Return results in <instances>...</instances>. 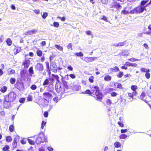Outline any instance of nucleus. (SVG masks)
Returning a JSON list of instances; mask_svg holds the SVG:
<instances>
[{
    "instance_id": "nucleus-1",
    "label": "nucleus",
    "mask_w": 151,
    "mask_h": 151,
    "mask_svg": "<svg viewBox=\"0 0 151 151\" xmlns=\"http://www.w3.org/2000/svg\"><path fill=\"white\" fill-rule=\"evenodd\" d=\"M91 91L93 92V94L95 93V96H93L95 99L100 101H101L103 97L102 93L100 92L99 88L98 86H96L92 87Z\"/></svg>"
},
{
    "instance_id": "nucleus-2",
    "label": "nucleus",
    "mask_w": 151,
    "mask_h": 151,
    "mask_svg": "<svg viewBox=\"0 0 151 151\" xmlns=\"http://www.w3.org/2000/svg\"><path fill=\"white\" fill-rule=\"evenodd\" d=\"M63 89L60 84L56 83L55 86V89L58 93H65L68 92L69 88V86L68 83L65 81H63Z\"/></svg>"
},
{
    "instance_id": "nucleus-3",
    "label": "nucleus",
    "mask_w": 151,
    "mask_h": 151,
    "mask_svg": "<svg viewBox=\"0 0 151 151\" xmlns=\"http://www.w3.org/2000/svg\"><path fill=\"white\" fill-rule=\"evenodd\" d=\"M147 6H142L139 5L135 7L132 10L130 11V14H139L143 12L144 10H146L145 7Z\"/></svg>"
},
{
    "instance_id": "nucleus-4",
    "label": "nucleus",
    "mask_w": 151,
    "mask_h": 151,
    "mask_svg": "<svg viewBox=\"0 0 151 151\" xmlns=\"http://www.w3.org/2000/svg\"><path fill=\"white\" fill-rule=\"evenodd\" d=\"M16 97V94L15 92L12 91L5 96L4 99L7 101L12 102L15 99Z\"/></svg>"
},
{
    "instance_id": "nucleus-5",
    "label": "nucleus",
    "mask_w": 151,
    "mask_h": 151,
    "mask_svg": "<svg viewBox=\"0 0 151 151\" xmlns=\"http://www.w3.org/2000/svg\"><path fill=\"white\" fill-rule=\"evenodd\" d=\"M14 87L20 91L24 88V83L21 79H17V80L16 82L14 85Z\"/></svg>"
},
{
    "instance_id": "nucleus-6",
    "label": "nucleus",
    "mask_w": 151,
    "mask_h": 151,
    "mask_svg": "<svg viewBox=\"0 0 151 151\" xmlns=\"http://www.w3.org/2000/svg\"><path fill=\"white\" fill-rule=\"evenodd\" d=\"M45 135L43 133L40 134L36 139L35 142L37 144H39L46 141Z\"/></svg>"
},
{
    "instance_id": "nucleus-7",
    "label": "nucleus",
    "mask_w": 151,
    "mask_h": 151,
    "mask_svg": "<svg viewBox=\"0 0 151 151\" xmlns=\"http://www.w3.org/2000/svg\"><path fill=\"white\" fill-rule=\"evenodd\" d=\"M110 7L111 8H115L117 9L122 8L120 4L117 2L116 0H113V2L110 4Z\"/></svg>"
},
{
    "instance_id": "nucleus-8",
    "label": "nucleus",
    "mask_w": 151,
    "mask_h": 151,
    "mask_svg": "<svg viewBox=\"0 0 151 151\" xmlns=\"http://www.w3.org/2000/svg\"><path fill=\"white\" fill-rule=\"evenodd\" d=\"M35 69L36 71H42L43 70V66L42 64L40 63H38L35 66Z\"/></svg>"
},
{
    "instance_id": "nucleus-9",
    "label": "nucleus",
    "mask_w": 151,
    "mask_h": 151,
    "mask_svg": "<svg viewBox=\"0 0 151 151\" xmlns=\"http://www.w3.org/2000/svg\"><path fill=\"white\" fill-rule=\"evenodd\" d=\"M71 89L74 91H78L81 88V86L78 84L73 83L71 86Z\"/></svg>"
},
{
    "instance_id": "nucleus-10",
    "label": "nucleus",
    "mask_w": 151,
    "mask_h": 151,
    "mask_svg": "<svg viewBox=\"0 0 151 151\" xmlns=\"http://www.w3.org/2000/svg\"><path fill=\"white\" fill-rule=\"evenodd\" d=\"M19 136H17L14 138L12 143V148L14 149L16 148L17 146V142L19 141Z\"/></svg>"
},
{
    "instance_id": "nucleus-11",
    "label": "nucleus",
    "mask_w": 151,
    "mask_h": 151,
    "mask_svg": "<svg viewBox=\"0 0 151 151\" xmlns=\"http://www.w3.org/2000/svg\"><path fill=\"white\" fill-rule=\"evenodd\" d=\"M95 59H97V58L94 57H86L84 58V60L86 62L88 63L93 61Z\"/></svg>"
},
{
    "instance_id": "nucleus-12",
    "label": "nucleus",
    "mask_w": 151,
    "mask_h": 151,
    "mask_svg": "<svg viewBox=\"0 0 151 151\" xmlns=\"http://www.w3.org/2000/svg\"><path fill=\"white\" fill-rule=\"evenodd\" d=\"M30 61L29 60H25L22 63V65H24L25 68L27 69L29 66L30 64Z\"/></svg>"
},
{
    "instance_id": "nucleus-13",
    "label": "nucleus",
    "mask_w": 151,
    "mask_h": 151,
    "mask_svg": "<svg viewBox=\"0 0 151 151\" xmlns=\"http://www.w3.org/2000/svg\"><path fill=\"white\" fill-rule=\"evenodd\" d=\"M10 101L5 99L3 101V105L4 108H8L10 106Z\"/></svg>"
},
{
    "instance_id": "nucleus-14",
    "label": "nucleus",
    "mask_w": 151,
    "mask_h": 151,
    "mask_svg": "<svg viewBox=\"0 0 151 151\" xmlns=\"http://www.w3.org/2000/svg\"><path fill=\"white\" fill-rule=\"evenodd\" d=\"M114 88L116 89H122V85L120 83L118 82H115L114 84Z\"/></svg>"
},
{
    "instance_id": "nucleus-15",
    "label": "nucleus",
    "mask_w": 151,
    "mask_h": 151,
    "mask_svg": "<svg viewBox=\"0 0 151 151\" xmlns=\"http://www.w3.org/2000/svg\"><path fill=\"white\" fill-rule=\"evenodd\" d=\"M37 32L36 29H34L31 30H28L24 33V34L26 35H32L35 34Z\"/></svg>"
},
{
    "instance_id": "nucleus-16",
    "label": "nucleus",
    "mask_w": 151,
    "mask_h": 151,
    "mask_svg": "<svg viewBox=\"0 0 151 151\" xmlns=\"http://www.w3.org/2000/svg\"><path fill=\"white\" fill-rule=\"evenodd\" d=\"M43 96L45 100L49 99L52 97V94L49 92H45L43 93Z\"/></svg>"
},
{
    "instance_id": "nucleus-17",
    "label": "nucleus",
    "mask_w": 151,
    "mask_h": 151,
    "mask_svg": "<svg viewBox=\"0 0 151 151\" xmlns=\"http://www.w3.org/2000/svg\"><path fill=\"white\" fill-rule=\"evenodd\" d=\"M14 46L15 47L14 49V54L16 55L21 51V49L20 47H16L15 45Z\"/></svg>"
},
{
    "instance_id": "nucleus-18",
    "label": "nucleus",
    "mask_w": 151,
    "mask_h": 151,
    "mask_svg": "<svg viewBox=\"0 0 151 151\" xmlns=\"http://www.w3.org/2000/svg\"><path fill=\"white\" fill-rule=\"evenodd\" d=\"M130 88L133 91V92H135V93L137 94L138 92L136 91L138 88V87L137 86L132 85L131 86Z\"/></svg>"
},
{
    "instance_id": "nucleus-19",
    "label": "nucleus",
    "mask_w": 151,
    "mask_h": 151,
    "mask_svg": "<svg viewBox=\"0 0 151 151\" xmlns=\"http://www.w3.org/2000/svg\"><path fill=\"white\" fill-rule=\"evenodd\" d=\"M111 79V77L109 75H106L104 77V80L107 82H109L110 81Z\"/></svg>"
},
{
    "instance_id": "nucleus-20",
    "label": "nucleus",
    "mask_w": 151,
    "mask_h": 151,
    "mask_svg": "<svg viewBox=\"0 0 151 151\" xmlns=\"http://www.w3.org/2000/svg\"><path fill=\"white\" fill-rule=\"evenodd\" d=\"M83 94H87L91 96H92L93 94V92L91 91L90 90L87 89L84 92H82Z\"/></svg>"
},
{
    "instance_id": "nucleus-21",
    "label": "nucleus",
    "mask_w": 151,
    "mask_h": 151,
    "mask_svg": "<svg viewBox=\"0 0 151 151\" xmlns=\"http://www.w3.org/2000/svg\"><path fill=\"white\" fill-rule=\"evenodd\" d=\"M27 73V71L24 70H21L20 72V75L21 77L22 78L24 77L25 76V74Z\"/></svg>"
},
{
    "instance_id": "nucleus-22",
    "label": "nucleus",
    "mask_w": 151,
    "mask_h": 151,
    "mask_svg": "<svg viewBox=\"0 0 151 151\" xmlns=\"http://www.w3.org/2000/svg\"><path fill=\"white\" fill-rule=\"evenodd\" d=\"M7 90V88L6 86L2 87L0 89V91L2 93H4L6 92Z\"/></svg>"
},
{
    "instance_id": "nucleus-23",
    "label": "nucleus",
    "mask_w": 151,
    "mask_h": 151,
    "mask_svg": "<svg viewBox=\"0 0 151 151\" xmlns=\"http://www.w3.org/2000/svg\"><path fill=\"white\" fill-rule=\"evenodd\" d=\"M135 92H132V93H128V96L130 98H133L134 96H136L137 95Z\"/></svg>"
},
{
    "instance_id": "nucleus-24",
    "label": "nucleus",
    "mask_w": 151,
    "mask_h": 151,
    "mask_svg": "<svg viewBox=\"0 0 151 151\" xmlns=\"http://www.w3.org/2000/svg\"><path fill=\"white\" fill-rule=\"evenodd\" d=\"M111 71L112 72H116L119 71V69L117 66H115L110 69Z\"/></svg>"
},
{
    "instance_id": "nucleus-25",
    "label": "nucleus",
    "mask_w": 151,
    "mask_h": 151,
    "mask_svg": "<svg viewBox=\"0 0 151 151\" xmlns=\"http://www.w3.org/2000/svg\"><path fill=\"white\" fill-rule=\"evenodd\" d=\"M36 54L37 56L40 57H41L42 55V52L41 50H39V49H38L37 50Z\"/></svg>"
},
{
    "instance_id": "nucleus-26",
    "label": "nucleus",
    "mask_w": 151,
    "mask_h": 151,
    "mask_svg": "<svg viewBox=\"0 0 151 151\" xmlns=\"http://www.w3.org/2000/svg\"><path fill=\"white\" fill-rule=\"evenodd\" d=\"M150 70L149 69H148V71L145 74V77L147 79H149L150 78V74L149 73Z\"/></svg>"
},
{
    "instance_id": "nucleus-27",
    "label": "nucleus",
    "mask_w": 151,
    "mask_h": 151,
    "mask_svg": "<svg viewBox=\"0 0 151 151\" xmlns=\"http://www.w3.org/2000/svg\"><path fill=\"white\" fill-rule=\"evenodd\" d=\"M151 99V98L148 96L146 100H144L146 103H147L151 107V104H150L149 103L151 101L149 100V99Z\"/></svg>"
},
{
    "instance_id": "nucleus-28",
    "label": "nucleus",
    "mask_w": 151,
    "mask_h": 151,
    "mask_svg": "<svg viewBox=\"0 0 151 151\" xmlns=\"http://www.w3.org/2000/svg\"><path fill=\"white\" fill-rule=\"evenodd\" d=\"M148 29L149 30V31L145 32V34L150 35L151 34V24H150L148 27Z\"/></svg>"
},
{
    "instance_id": "nucleus-29",
    "label": "nucleus",
    "mask_w": 151,
    "mask_h": 151,
    "mask_svg": "<svg viewBox=\"0 0 151 151\" xmlns=\"http://www.w3.org/2000/svg\"><path fill=\"white\" fill-rule=\"evenodd\" d=\"M9 131L11 132H13L15 130L14 126V124H12L10 125L9 126Z\"/></svg>"
},
{
    "instance_id": "nucleus-30",
    "label": "nucleus",
    "mask_w": 151,
    "mask_h": 151,
    "mask_svg": "<svg viewBox=\"0 0 151 151\" xmlns=\"http://www.w3.org/2000/svg\"><path fill=\"white\" fill-rule=\"evenodd\" d=\"M0 115L2 116H5V113L4 111L3 108L0 107Z\"/></svg>"
},
{
    "instance_id": "nucleus-31",
    "label": "nucleus",
    "mask_w": 151,
    "mask_h": 151,
    "mask_svg": "<svg viewBox=\"0 0 151 151\" xmlns=\"http://www.w3.org/2000/svg\"><path fill=\"white\" fill-rule=\"evenodd\" d=\"M28 71L29 74L32 76V75L34 74V71L32 66H31L28 69Z\"/></svg>"
},
{
    "instance_id": "nucleus-32",
    "label": "nucleus",
    "mask_w": 151,
    "mask_h": 151,
    "mask_svg": "<svg viewBox=\"0 0 151 151\" xmlns=\"http://www.w3.org/2000/svg\"><path fill=\"white\" fill-rule=\"evenodd\" d=\"M55 46L56 48L60 51H62L63 50V47L60 46L59 45H55Z\"/></svg>"
},
{
    "instance_id": "nucleus-33",
    "label": "nucleus",
    "mask_w": 151,
    "mask_h": 151,
    "mask_svg": "<svg viewBox=\"0 0 151 151\" xmlns=\"http://www.w3.org/2000/svg\"><path fill=\"white\" fill-rule=\"evenodd\" d=\"M7 44L9 46H11L12 44V40L9 38L7 39L6 41Z\"/></svg>"
},
{
    "instance_id": "nucleus-34",
    "label": "nucleus",
    "mask_w": 151,
    "mask_h": 151,
    "mask_svg": "<svg viewBox=\"0 0 151 151\" xmlns=\"http://www.w3.org/2000/svg\"><path fill=\"white\" fill-rule=\"evenodd\" d=\"M114 146L116 148H119L121 146V143L119 142H116L114 143Z\"/></svg>"
},
{
    "instance_id": "nucleus-35",
    "label": "nucleus",
    "mask_w": 151,
    "mask_h": 151,
    "mask_svg": "<svg viewBox=\"0 0 151 151\" xmlns=\"http://www.w3.org/2000/svg\"><path fill=\"white\" fill-rule=\"evenodd\" d=\"M75 55L78 57H81L83 56V54L81 52H77L75 53Z\"/></svg>"
},
{
    "instance_id": "nucleus-36",
    "label": "nucleus",
    "mask_w": 151,
    "mask_h": 151,
    "mask_svg": "<svg viewBox=\"0 0 151 151\" xmlns=\"http://www.w3.org/2000/svg\"><path fill=\"white\" fill-rule=\"evenodd\" d=\"M10 83L12 84H14L16 82V79L14 78H11L9 79Z\"/></svg>"
},
{
    "instance_id": "nucleus-37",
    "label": "nucleus",
    "mask_w": 151,
    "mask_h": 151,
    "mask_svg": "<svg viewBox=\"0 0 151 151\" xmlns=\"http://www.w3.org/2000/svg\"><path fill=\"white\" fill-rule=\"evenodd\" d=\"M128 137V135L125 134H122L120 135L119 136V138L120 139H125Z\"/></svg>"
},
{
    "instance_id": "nucleus-38",
    "label": "nucleus",
    "mask_w": 151,
    "mask_h": 151,
    "mask_svg": "<svg viewBox=\"0 0 151 151\" xmlns=\"http://www.w3.org/2000/svg\"><path fill=\"white\" fill-rule=\"evenodd\" d=\"M52 76L56 80L57 82H58L59 83L60 82L59 80V77L58 75H55L54 74H52Z\"/></svg>"
},
{
    "instance_id": "nucleus-39",
    "label": "nucleus",
    "mask_w": 151,
    "mask_h": 151,
    "mask_svg": "<svg viewBox=\"0 0 151 151\" xmlns=\"http://www.w3.org/2000/svg\"><path fill=\"white\" fill-rule=\"evenodd\" d=\"M94 77L93 76H92L89 78L88 81L90 83H92L94 82Z\"/></svg>"
},
{
    "instance_id": "nucleus-40",
    "label": "nucleus",
    "mask_w": 151,
    "mask_h": 151,
    "mask_svg": "<svg viewBox=\"0 0 151 151\" xmlns=\"http://www.w3.org/2000/svg\"><path fill=\"white\" fill-rule=\"evenodd\" d=\"M124 73L122 71H120L117 74V76L119 78H121L123 76Z\"/></svg>"
},
{
    "instance_id": "nucleus-41",
    "label": "nucleus",
    "mask_w": 151,
    "mask_h": 151,
    "mask_svg": "<svg viewBox=\"0 0 151 151\" xmlns=\"http://www.w3.org/2000/svg\"><path fill=\"white\" fill-rule=\"evenodd\" d=\"M6 140L7 142H10L12 141V139L10 136H8L6 137Z\"/></svg>"
},
{
    "instance_id": "nucleus-42",
    "label": "nucleus",
    "mask_w": 151,
    "mask_h": 151,
    "mask_svg": "<svg viewBox=\"0 0 151 151\" xmlns=\"http://www.w3.org/2000/svg\"><path fill=\"white\" fill-rule=\"evenodd\" d=\"M126 41H124L123 42H120L118 43L116 46H124L126 44Z\"/></svg>"
},
{
    "instance_id": "nucleus-43",
    "label": "nucleus",
    "mask_w": 151,
    "mask_h": 151,
    "mask_svg": "<svg viewBox=\"0 0 151 151\" xmlns=\"http://www.w3.org/2000/svg\"><path fill=\"white\" fill-rule=\"evenodd\" d=\"M49 83V80L47 79H45L42 85L43 86H45L47 85Z\"/></svg>"
},
{
    "instance_id": "nucleus-44",
    "label": "nucleus",
    "mask_w": 151,
    "mask_h": 151,
    "mask_svg": "<svg viewBox=\"0 0 151 151\" xmlns=\"http://www.w3.org/2000/svg\"><path fill=\"white\" fill-rule=\"evenodd\" d=\"M9 146L8 145H6L4 147H3L2 148V150L4 151H6L9 150Z\"/></svg>"
},
{
    "instance_id": "nucleus-45",
    "label": "nucleus",
    "mask_w": 151,
    "mask_h": 151,
    "mask_svg": "<svg viewBox=\"0 0 151 151\" xmlns=\"http://www.w3.org/2000/svg\"><path fill=\"white\" fill-rule=\"evenodd\" d=\"M145 96V93L144 92H142L140 96V99L142 100H144V98Z\"/></svg>"
},
{
    "instance_id": "nucleus-46",
    "label": "nucleus",
    "mask_w": 151,
    "mask_h": 151,
    "mask_svg": "<svg viewBox=\"0 0 151 151\" xmlns=\"http://www.w3.org/2000/svg\"><path fill=\"white\" fill-rule=\"evenodd\" d=\"M46 122L44 121H42L41 125V128L43 129L44 127L46 125Z\"/></svg>"
},
{
    "instance_id": "nucleus-47",
    "label": "nucleus",
    "mask_w": 151,
    "mask_h": 151,
    "mask_svg": "<svg viewBox=\"0 0 151 151\" xmlns=\"http://www.w3.org/2000/svg\"><path fill=\"white\" fill-rule=\"evenodd\" d=\"M128 60L132 62H135V61H138L140 60H139V59H136V58H132L129 59H128Z\"/></svg>"
},
{
    "instance_id": "nucleus-48",
    "label": "nucleus",
    "mask_w": 151,
    "mask_h": 151,
    "mask_svg": "<svg viewBox=\"0 0 151 151\" xmlns=\"http://www.w3.org/2000/svg\"><path fill=\"white\" fill-rule=\"evenodd\" d=\"M121 13H123L124 14H129L130 13V12H129L128 11H127L125 10H123L121 12Z\"/></svg>"
},
{
    "instance_id": "nucleus-49",
    "label": "nucleus",
    "mask_w": 151,
    "mask_h": 151,
    "mask_svg": "<svg viewBox=\"0 0 151 151\" xmlns=\"http://www.w3.org/2000/svg\"><path fill=\"white\" fill-rule=\"evenodd\" d=\"M30 88L32 90H35L37 89V86L35 84H33L31 86Z\"/></svg>"
},
{
    "instance_id": "nucleus-50",
    "label": "nucleus",
    "mask_w": 151,
    "mask_h": 151,
    "mask_svg": "<svg viewBox=\"0 0 151 151\" xmlns=\"http://www.w3.org/2000/svg\"><path fill=\"white\" fill-rule=\"evenodd\" d=\"M15 70L13 69H11L10 71L8 72V74L9 75H12L14 74L15 73Z\"/></svg>"
},
{
    "instance_id": "nucleus-51",
    "label": "nucleus",
    "mask_w": 151,
    "mask_h": 151,
    "mask_svg": "<svg viewBox=\"0 0 151 151\" xmlns=\"http://www.w3.org/2000/svg\"><path fill=\"white\" fill-rule=\"evenodd\" d=\"M106 104L108 105H111V104L112 103L111 101L109 99H108L106 101Z\"/></svg>"
},
{
    "instance_id": "nucleus-52",
    "label": "nucleus",
    "mask_w": 151,
    "mask_h": 151,
    "mask_svg": "<svg viewBox=\"0 0 151 151\" xmlns=\"http://www.w3.org/2000/svg\"><path fill=\"white\" fill-rule=\"evenodd\" d=\"M27 100L28 101H31L32 100V95H29L27 97Z\"/></svg>"
},
{
    "instance_id": "nucleus-53",
    "label": "nucleus",
    "mask_w": 151,
    "mask_h": 151,
    "mask_svg": "<svg viewBox=\"0 0 151 151\" xmlns=\"http://www.w3.org/2000/svg\"><path fill=\"white\" fill-rule=\"evenodd\" d=\"M27 140L29 142V143L31 145H34L35 144V142L30 139H28Z\"/></svg>"
},
{
    "instance_id": "nucleus-54",
    "label": "nucleus",
    "mask_w": 151,
    "mask_h": 151,
    "mask_svg": "<svg viewBox=\"0 0 151 151\" xmlns=\"http://www.w3.org/2000/svg\"><path fill=\"white\" fill-rule=\"evenodd\" d=\"M59 26V24L58 22H55L53 23V26L55 27H58Z\"/></svg>"
},
{
    "instance_id": "nucleus-55",
    "label": "nucleus",
    "mask_w": 151,
    "mask_h": 151,
    "mask_svg": "<svg viewBox=\"0 0 151 151\" xmlns=\"http://www.w3.org/2000/svg\"><path fill=\"white\" fill-rule=\"evenodd\" d=\"M140 70L142 72L146 73L148 71V69H147L144 68H142L140 69Z\"/></svg>"
},
{
    "instance_id": "nucleus-56",
    "label": "nucleus",
    "mask_w": 151,
    "mask_h": 151,
    "mask_svg": "<svg viewBox=\"0 0 151 151\" xmlns=\"http://www.w3.org/2000/svg\"><path fill=\"white\" fill-rule=\"evenodd\" d=\"M53 100L55 102V103H57L58 102V101L59 100V99L58 97V96H56L54 97L53 99Z\"/></svg>"
},
{
    "instance_id": "nucleus-57",
    "label": "nucleus",
    "mask_w": 151,
    "mask_h": 151,
    "mask_svg": "<svg viewBox=\"0 0 151 151\" xmlns=\"http://www.w3.org/2000/svg\"><path fill=\"white\" fill-rule=\"evenodd\" d=\"M25 99L24 98H22L19 100V102L21 103H24Z\"/></svg>"
},
{
    "instance_id": "nucleus-58",
    "label": "nucleus",
    "mask_w": 151,
    "mask_h": 151,
    "mask_svg": "<svg viewBox=\"0 0 151 151\" xmlns=\"http://www.w3.org/2000/svg\"><path fill=\"white\" fill-rule=\"evenodd\" d=\"M117 95L116 93L115 92H113L111 93V95L112 97H115Z\"/></svg>"
},
{
    "instance_id": "nucleus-59",
    "label": "nucleus",
    "mask_w": 151,
    "mask_h": 151,
    "mask_svg": "<svg viewBox=\"0 0 151 151\" xmlns=\"http://www.w3.org/2000/svg\"><path fill=\"white\" fill-rule=\"evenodd\" d=\"M48 14L46 12H44L42 14V17L43 19H45L47 16Z\"/></svg>"
},
{
    "instance_id": "nucleus-60",
    "label": "nucleus",
    "mask_w": 151,
    "mask_h": 151,
    "mask_svg": "<svg viewBox=\"0 0 151 151\" xmlns=\"http://www.w3.org/2000/svg\"><path fill=\"white\" fill-rule=\"evenodd\" d=\"M47 70H50L49 63L48 62H45Z\"/></svg>"
},
{
    "instance_id": "nucleus-61",
    "label": "nucleus",
    "mask_w": 151,
    "mask_h": 151,
    "mask_svg": "<svg viewBox=\"0 0 151 151\" xmlns=\"http://www.w3.org/2000/svg\"><path fill=\"white\" fill-rule=\"evenodd\" d=\"M146 4L145 2V0L142 1L140 3V4L139 5L140 6H144Z\"/></svg>"
},
{
    "instance_id": "nucleus-62",
    "label": "nucleus",
    "mask_w": 151,
    "mask_h": 151,
    "mask_svg": "<svg viewBox=\"0 0 151 151\" xmlns=\"http://www.w3.org/2000/svg\"><path fill=\"white\" fill-rule=\"evenodd\" d=\"M121 127H123L124 126V124L122 123V122L121 121L118 122L117 123Z\"/></svg>"
},
{
    "instance_id": "nucleus-63",
    "label": "nucleus",
    "mask_w": 151,
    "mask_h": 151,
    "mask_svg": "<svg viewBox=\"0 0 151 151\" xmlns=\"http://www.w3.org/2000/svg\"><path fill=\"white\" fill-rule=\"evenodd\" d=\"M101 19L104 20L106 22H108V21L106 17L104 16H103Z\"/></svg>"
},
{
    "instance_id": "nucleus-64",
    "label": "nucleus",
    "mask_w": 151,
    "mask_h": 151,
    "mask_svg": "<svg viewBox=\"0 0 151 151\" xmlns=\"http://www.w3.org/2000/svg\"><path fill=\"white\" fill-rule=\"evenodd\" d=\"M46 42L45 41H42L40 43V45L41 46L43 47L46 45Z\"/></svg>"
}]
</instances>
